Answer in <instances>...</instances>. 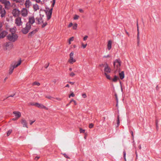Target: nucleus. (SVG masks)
<instances>
[{
	"mask_svg": "<svg viewBox=\"0 0 161 161\" xmlns=\"http://www.w3.org/2000/svg\"><path fill=\"white\" fill-rule=\"evenodd\" d=\"M7 39L10 42H15L18 39V36L15 34H9L7 36Z\"/></svg>",
	"mask_w": 161,
	"mask_h": 161,
	"instance_id": "f257e3e1",
	"label": "nucleus"
},
{
	"mask_svg": "<svg viewBox=\"0 0 161 161\" xmlns=\"http://www.w3.org/2000/svg\"><path fill=\"white\" fill-rule=\"evenodd\" d=\"M31 28V25L28 24V23H26L25 27V28H23L21 31L23 34H25L29 32Z\"/></svg>",
	"mask_w": 161,
	"mask_h": 161,
	"instance_id": "f03ea898",
	"label": "nucleus"
},
{
	"mask_svg": "<svg viewBox=\"0 0 161 161\" xmlns=\"http://www.w3.org/2000/svg\"><path fill=\"white\" fill-rule=\"evenodd\" d=\"M21 62V60H19V61L17 64H14L13 65L12 64L9 68V74H11L13 73L14 69L20 65Z\"/></svg>",
	"mask_w": 161,
	"mask_h": 161,
	"instance_id": "7ed1b4c3",
	"label": "nucleus"
},
{
	"mask_svg": "<svg viewBox=\"0 0 161 161\" xmlns=\"http://www.w3.org/2000/svg\"><path fill=\"white\" fill-rule=\"evenodd\" d=\"M121 65V61L119 59L115 60L114 62V68L117 69Z\"/></svg>",
	"mask_w": 161,
	"mask_h": 161,
	"instance_id": "20e7f679",
	"label": "nucleus"
},
{
	"mask_svg": "<svg viewBox=\"0 0 161 161\" xmlns=\"http://www.w3.org/2000/svg\"><path fill=\"white\" fill-rule=\"evenodd\" d=\"M73 55L74 53L73 52H71L69 55L70 58L69 60V62L71 64H72L76 61L75 59L73 58Z\"/></svg>",
	"mask_w": 161,
	"mask_h": 161,
	"instance_id": "39448f33",
	"label": "nucleus"
},
{
	"mask_svg": "<svg viewBox=\"0 0 161 161\" xmlns=\"http://www.w3.org/2000/svg\"><path fill=\"white\" fill-rule=\"evenodd\" d=\"M35 22V19L33 16H30L29 17V21L26 23H28V24H29L31 25H31Z\"/></svg>",
	"mask_w": 161,
	"mask_h": 161,
	"instance_id": "423d86ee",
	"label": "nucleus"
},
{
	"mask_svg": "<svg viewBox=\"0 0 161 161\" xmlns=\"http://www.w3.org/2000/svg\"><path fill=\"white\" fill-rule=\"evenodd\" d=\"M53 10V8H52L50 9L48 11L46 12L47 16V19L48 20L51 18Z\"/></svg>",
	"mask_w": 161,
	"mask_h": 161,
	"instance_id": "0eeeda50",
	"label": "nucleus"
},
{
	"mask_svg": "<svg viewBox=\"0 0 161 161\" xmlns=\"http://www.w3.org/2000/svg\"><path fill=\"white\" fill-rule=\"evenodd\" d=\"M12 14L14 17L18 16L20 14V11L17 8L14 9L13 10Z\"/></svg>",
	"mask_w": 161,
	"mask_h": 161,
	"instance_id": "6e6552de",
	"label": "nucleus"
},
{
	"mask_svg": "<svg viewBox=\"0 0 161 161\" xmlns=\"http://www.w3.org/2000/svg\"><path fill=\"white\" fill-rule=\"evenodd\" d=\"M21 13L23 17L27 16L28 14L27 10L26 8H23L21 10Z\"/></svg>",
	"mask_w": 161,
	"mask_h": 161,
	"instance_id": "1a4fd4ad",
	"label": "nucleus"
},
{
	"mask_svg": "<svg viewBox=\"0 0 161 161\" xmlns=\"http://www.w3.org/2000/svg\"><path fill=\"white\" fill-rule=\"evenodd\" d=\"M38 29H36L30 32L28 35V38H31L32 36H34L38 31Z\"/></svg>",
	"mask_w": 161,
	"mask_h": 161,
	"instance_id": "9d476101",
	"label": "nucleus"
},
{
	"mask_svg": "<svg viewBox=\"0 0 161 161\" xmlns=\"http://www.w3.org/2000/svg\"><path fill=\"white\" fill-rule=\"evenodd\" d=\"M104 71L105 73H110L111 72V69L108 66V64L107 63H105Z\"/></svg>",
	"mask_w": 161,
	"mask_h": 161,
	"instance_id": "9b49d317",
	"label": "nucleus"
},
{
	"mask_svg": "<svg viewBox=\"0 0 161 161\" xmlns=\"http://www.w3.org/2000/svg\"><path fill=\"white\" fill-rule=\"evenodd\" d=\"M15 24L17 26H19L22 25V23L21 21V18L18 17L16 18L15 20Z\"/></svg>",
	"mask_w": 161,
	"mask_h": 161,
	"instance_id": "f8f14e48",
	"label": "nucleus"
},
{
	"mask_svg": "<svg viewBox=\"0 0 161 161\" xmlns=\"http://www.w3.org/2000/svg\"><path fill=\"white\" fill-rule=\"evenodd\" d=\"M2 3L4 4L5 8H8V7H9L11 4L10 2L9 1H7V0H4V1H3Z\"/></svg>",
	"mask_w": 161,
	"mask_h": 161,
	"instance_id": "ddd939ff",
	"label": "nucleus"
},
{
	"mask_svg": "<svg viewBox=\"0 0 161 161\" xmlns=\"http://www.w3.org/2000/svg\"><path fill=\"white\" fill-rule=\"evenodd\" d=\"M7 34V32L5 31H3L0 34V38H4Z\"/></svg>",
	"mask_w": 161,
	"mask_h": 161,
	"instance_id": "4468645a",
	"label": "nucleus"
},
{
	"mask_svg": "<svg viewBox=\"0 0 161 161\" xmlns=\"http://www.w3.org/2000/svg\"><path fill=\"white\" fill-rule=\"evenodd\" d=\"M13 113L15 114V116L17 119H18L21 116V113L19 111H14Z\"/></svg>",
	"mask_w": 161,
	"mask_h": 161,
	"instance_id": "2eb2a0df",
	"label": "nucleus"
},
{
	"mask_svg": "<svg viewBox=\"0 0 161 161\" xmlns=\"http://www.w3.org/2000/svg\"><path fill=\"white\" fill-rule=\"evenodd\" d=\"M0 13L1 14V16L2 18L4 17L6 14L5 9L3 8V9L0 11Z\"/></svg>",
	"mask_w": 161,
	"mask_h": 161,
	"instance_id": "dca6fc26",
	"label": "nucleus"
},
{
	"mask_svg": "<svg viewBox=\"0 0 161 161\" xmlns=\"http://www.w3.org/2000/svg\"><path fill=\"white\" fill-rule=\"evenodd\" d=\"M36 19L38 22V24H40L42 23H43V21L41 16H40L39 17H37L36 18Z\"/></svg>",
	"mask_w": 161,
	"mask_h": 161,
	"instance_id": "f3484780",
	"label": "nucleus"
},
{
	"mask_svg": "<svg viewBox=\"0 0 161 161\" xmlns=\"http://www.w3.org/2000/svg\"><path fill=\"white\" fill-rule=\"evenodd\" d=\"M21 124L23 125V127L28 128L26 121L24 119H22L21 120Z\"/></svg>",
	"mask_w": 161,
	"mask_h": 161,
	"instance_id": "a211bd4d",
	"label": "nucleus"
},
{
	"mask_svg": "<svg viewBox=\"0 0 161 161\" xmlns=\"http://www.w3.org/2000/svg\"><path fill=\"white\" fill-rule=\"evenodd\" d=\"M36 107H37L40 108H42L44 109L46 108V107L45 106L42 104H39L38 103H37Z\"/></svg>",
	"mask_w": 161,
	"mask_h": 161,
	"instance_id": "6ab92c4d",
	"label": "nucleus"
},
{
	"mask_svg": "<svg viewBox=\"0 0 161 161\" xmlns=\"http://www.w3.org/2000/svg\"><path fill=\"white\" fill-rule=\"evenodd\" d=\"M31 4V2L30 0H26L25 3V6L27 7H29Z\"/></svg>",
	"mask_w": 161,
	"mask_h": 161,
	"instance_id": "aec40b11",
	"label": "nucleus"
},
{
	"mask_svg": "<svg viewBox=\"0 0 161 161\" xmlns=\"http://www.w3.org/2000/svg\"><path fill=\"white\" fill-rule=\"evenodd\" d=\"M119 76L121 80L123 79L124 78V72L123 71H122L120 73H119Z\"/></svg>",
	"mask_w": 161,
	"mask_h": 161,
	"instance_id": "412c9836",
	"label": "nucleus"
},
{
	"mask_svg": "<svg viewBox=\"0 0 161 161\" xmlns=\"http://www.w3.org/2000/svg\"><path fill=\"white\" fill-rule=\"evenodd\" d=\"M111 45H112V42L111 41H109L108 42V49L109 50L111 48Z\"/></svg>",
	"mask_w": 161,
	"mask_h": 161,
	"instance_id": "4be33fe9",
	"label": "nucleus"
},
{
	"mask_svg": "<svg viewBox=\"0 0 161 161\" xmlns=\"http://www.w3.org/2000/svg\"><path fill=\"white\" fill-rule=\"evenodd\" d=\"M33 7L35 11H37L39 8L38 5L36 4L33 5Z\"/></svg>",
	"mask_w": 161,
	"mask_h": 161,
	"instance_id": "5701e85b",
	"label": "nucleus"
},
{
	"mask_svg": "<svg viewBox=\"0 0 161 161\" xmlns=\"http://www.w3.org/2000/svg\"><path fill=\"white\" fill-rule=\"evenodd\" d=\"M120 122H119V116L118 115L117 116V126L116 127H118L119 125Z\"/></svg>",
	"mask_w": 161,
	"mask_h": 161,
	"instance_id": "b1692460",
	"label": "nucleus"
},
{
	"mask_svg": "<svg viewBox=\"0 0 161 161\" xmlns=\"http://www.w3.org/2000/svg\"><path fill=\"white\" fill-rule=\"evenodd\" d=\"M137 44L138 45H139L140 43V37H139V33H138L137 34Z\"/></svg>",
	"mask_w": 161,
	"mask_h": 161,
	"instance_id": "393cba45",
	"label": "nucleus"
},
{
	"mask_svg": "<svg viewBox=\"0 0 161 161\" xmlns=\"http://www.w3.org/2000/svg\"><path fill=\"white\" fill-rule=\"evenodd\" d=\"M119 77L118 76L115 75L114 76V78L112 79V80L114 82H116L118 79H119Z\"/></svg>",
	"mask_w": 161,
	"mask_h": 161,
	"instance_id": "a878e982",
	"label": "nucleus"
},
{
	"mask_svg": "<svg viewBox=\"0 0 161 161\" xmlns=\"http://www.w3.org/2000/svg\"><path fill=\"white\" fill-rule=\"evenodd\" d=\"M10 31L11 33L15 34V30L14 28H10Z\"/></svg>",
	"mask_w": 161,
	"mask_h": 161,
	"instance_id": "bb28decb",
	"label": "nucleus"
},
{
	"mask_svg": "<svg viewBox=\"0 0 161 161\" xmlns=\"http://www.w3.org/2000/svg\"><path fill=\"white\" fill-rule=\"evenodd\" d=\"M104 75H105V76H106V77L107 79H108V80H110L111 79L110 75H108L107 73H105Z\"/></svg>",
	"mask_w": 161,
	"mask_h": 161,
	"instance_id": "cd10ccee",
	"label": "nucleus"
},
{
	"mask_svg": "<svg viewBox=\"0 0 161 161\" xmlns=\"http://www.w3.org/2000/svg\"><path fill=\"white\" fill-rule=\"evenodd\" d=\"M40 85V83L36 81H35L34 82H33L32 84L33 86H35V85H36L37 86H39Z\"/></svg>",
	"mask_w": 161,
	"mask_h": 161,
	"instance_id": "c85d7f7f",
	"label": "nucleus"
},
{
	"mask_svg": "<svg viewBox=\"0 0 161 161\" xmlns=\"http://www.w3.org/2000/svg\"><path fill=\"white\" fill-rule=\"evenodd\" d=\"M123 157L124 160H125V161H126V151L124 150L123 152Z\"/></svg>",
	"mask_w": 161,
	"mask_h": 161,
	"instance_id": "c756f323",
	"label": "nucleus"
},
{
	"mask_svg": "<svg viewBox=\"0 0 161 161\" xmlns=\"http://www.w3.org/2000/svg\"><path fill=\"white\" fill-rule=\"evenodd\" d=\"M42 23L43 24L42 26V28H44L47 25V23L46 22L44 23L43 22V23Z\"/></svg>",
	"mask_w": 161,
	"mask_h": 161,
	"instance_id": "7c9ffc66",
	"label": "nucleus"
},
{
	"mask_svg": "<svg viewBox=\"0 0 161 161\" xmlns=\"http://www.w3.org/2000/svg\"><path fill=\"white\" fill-rule=\"evenodd\" d=\"M12 132V130H9L7 132V136H9Z\"/></svg>",
	"mask_w": 161,
	"mask_h": 161,
	"instance_id": "2f4dec72",
	"label": "nucleus"
},
{
	"mask_svg": "<svg viewBox=\"0 0 161 161\" xmlns=\"http://www.w3.org/2000/svg\"><path fill=\"white\" fill-rule=\"evenodd\" d=\"M56 2V0H53V3L51 5V7L53 8V7L54 6Z\"/></svg>",
	"mask_w": 161,
	"mask_h": 161,
	"instance_id": "473e14b6",
	"label": "nucleus"
},
{
	"mask_svg": "<svg viewBox=\"0 0 161 161\" xmlns=\"http://www.w3.org/2000/svg\"><path fill=\"white\" fill-rule=\"evenodd\" d=\"M73 39H74L73 37H72L70 38V39L69 40V44H71V42L73 41Z\"/></svg>",
	"mask_w": 161,
	"mask_h": 161,
	"instance_id": "72a5a7b5",
	"label": "nucleus"
},
{
	"mask_svg": "<svg viewBox=\"0 0 161 161\" xmlns=\"http://www.w3.org/2000/svg\"><path fill=\"white\" fill-rule=\"evenodd\" d=\"M69 75L71 77H73L75 75V74L73 72H72L69 74Z\"/></svg>",
	"mask_w": 161,
	"mask_h": 161,
	"instance_id": "f704fd0d",
	"label": "nucleus"
},
{
	"mask_svg": "<svg viewBox=\"0 0 161 161\" xmlns=\"http://www.w3.org/2000/svg\"><path fill=\"white\" fill-rule=\"evenodd\" d=\"M94 125L92 123L90 124L89 125V127L90 128H92L93 127Z\"/></svg>",
	"mask_w": 161,
	"mask_h": 161,
	"instance_id": "c9c22d12",
	"label": "nucleus"
},
{
	"mask_svg": "<svg viewBox=\"0 0 161 161\" xmlns=\"http://www.w3.org/2000/svg\"><path fill=\"white\" fill-rule=\"evenodd\" d=\"M85 130H84L82 128H80V133H84Z\"/></svg>",
	"mask_w": 161,
	"mask_h": 161,
	"instance_id": "e433bc0d",
	"label": "nucleus"
},
{
	"mask_svg": "<svg viewBox=\"0 0 161 161\" xmlns=\"http://www.w3.org/2000/svg\"><path fill=\"white\" fill-rule=\"evenodd\" d=\"M77 24H75L73 26V29L75 30L77 27Z\"/></svg>",
	"mask_w": 161,
	"mask_h": 161,
	"instance_id": "4c0bfd02",
	"label": "nucleus"
},
{
	"mask_svg": "<svg viewBox=\"0 0 161 161\" xmlns=\"http://www.w3.org/2000/svg\"><path fill=\"white\" fill-rule=\"evenodd\" d=\"M79 17V16L77 15H75L74 17V19L75 20H76L78 19Z\"/></svg>",
	"mask_w": 161,
	"mask_h": 161,
	"instance_id": "58836bf2",
	"label": "nucleus"
},
{
	"mask_svg": "<svg viewBox=\"0 0 161 161\" xmlns=\"http://www.w3.org/2000/svg\"><path fill=\"white\" fill-rule=\"evenodd\" d=\"M37 103H30V105L32 106H36Z\"/></svg>",
	"mask_w": 161,
	"mask_h": 161,
	"instance_id": "ea45409f",
	"label": "nucleus"
},
{
	"mask_svg": "<svg viewBox=\"0 0 161 161\" xmlns=\"http://www.w3.org/2000/svg\"><path fill=\"white\" fill-rule=\"evenodd\" d=\"M10 42H6V47H8L10 45Z\"/></svg>",
	"mask_w": 161,
	"mask_h": 161,
	"instance_id": "a19ab883",
	"label": "nucleus"
},
{
	"mask_svg": "<svg viewBox=\"0 0 161 161\" xmlns=\"http://www.w3.org/2000/svg\"><path fill=\"white\" fill-rule=\"evenodd\" d=\"M13 1L17 3H20L21 2V0H13Z\"/></svg>",
	"mask_w": 161,
	"mask_h": 161,
	"instance_id": "79ce46f5",
	"label": "nucleus"
},
{
	"mask_svg": "<svg viewBox=\"0 0 161 161\" xmlns=\"http://www.w3.org/2000/svg\"><path fill=\"white\" fill-rule=\"evenodd\" d=\"M110 57V56L108 54L106 56L105 55L103 56V58H108Z\"/></svg>",
	"mask_w": 161,
	"mask_h": 161,
	"instance_id": "37998d69",
	"label": "nucleus"
},
{
	"mask_svg": "<svg viewBox=\"0 0 161 161\" xmlns=\"http://www.w3.org/2000/svg\"><path fill=\"white\" fill-rule=\"evenodd\" d=\"M64 157L66 158H69V156L66 154L65 153H64L63 154Z\"/></svg>",
	"mask_w": 161,
	"mask_h": 161,
	"instance_id": "c03bdc74",
	"label": "nucleus"
},
{
	"mask_svg": "<svg viewBox=\"0 0 161 161\" xmlns=\"http://www.w3.org/2000/svg\"><path fill=\"white\" fill-rule=\"evenodd\" d=\"M87 38H88L87 36H85L83 38V40L84 41L86 40H87Z\"/></svg>",
	"mask_w": 161,
	"mask_h": 161,
	"instance_id": "a18cd8bd",
	"label": "nucleus"
},
{
	"mask_svg": "<svg viewBox=\"0 0 161 161\" xmlns=\"http://www.w3.org/2000/svg\"><path fill=\"white\" fill-rule=\"evenodd\" d=\"M70 96L72 97H74L75 96V94L73 93H72L70 95H69V97H70Z\"/></svg>",
	"mask_w": 161,
	"mask_h": 161,
	"instance_id": "49530a36",
	"label": "nucleus"
},
{
	"mask_svg": "<svg viewBox=\"0 0 161 161\" xmlns=\"http://www.w3.org/2000/svg\"><path fill=\"white\" fill-rule=\"evenodd\" d=\"M15 95V93H14L12 95H10L9 96L7 97H6V98H8L9 97H13Z\"/></svg>",
	"mask_w": 161,
	"mask_h": 161,
	"instance_id": "de8ad7c7",
	"label": "nucleus"
},
{
	"mask_svg": "<svg viewBox=\"0 0 161 161\" xmlns=\"http://www.w3.org/2000/svg\"><path fill=\"white\" fill-rule=\"evenodd\" d=\"M82 96L84 98H85L86 97V95L85 93L83 94L82 95Z\"/></svg>",
	"mask_w": 161,
	"mask_h": 161,
	"instance_id": "09e8293b",
	"label": "nucleus"
},
{
	"mask_svg": "<svg viewBox=\"0 0 161 161\" xmlns=\"http://www.w3.org/2000/svg\"><path fill=\"white\" fill-rule=\"evenodd\" d=\"M86 45H87V44H82V47H83V48H85L86 47Z\"/></svg>",
	"mask_w": 161,
	"mask_h": 161,
	"instance_id": "8fccbe9b",
	"label": "nucleus"
},
{
	"mask_svg": "<svg viewBox=\"0 0 161 161\" xmlns=\"http://www.w3.org/2000/svg\"><path fill=\"white\" fill-rule=\"evenodd\" d=\"M46 97L49 99H51L52 98V97L51 96H46Z\"/></svg>",
	"mask_w": 161,
	"mask_h": 161,
	"instance_id": "3c124183",
	"label": "nucleus"
},
{
	"mask_svg": "<svg viewBox=\"0 0 161 161\" xmlns=\"http://www.w3.org/2000/svg\"><path fill=\"white\" fill-rule=\"evenodd\" d=\"M73 25V24L72 23H70L68 27H70Z\"/></svg>",
	"mask_w": 161,
	"mask_h": 161,
	"instance_id": "603ef678",
	"label": "nucleus"
},
{
	"mask_svg": "<svg viewBox=\"0 0 161 161\" xmlns=\"http://www.w3.org/2000/svg\"><path fill=\"white\" fill-rule=\"evenodd\" d=\"M35 121V120L33 121H31L30 124V125H31Z\"/></svg>",
	"mask_w": 161,
	"mask_h": 161,
	"instance_id": "864d4df0",
	"label": "nucleus"
},
{
	"mask_svg": "<svg viewBox=\"0 0 161 161\" xmlns=\"http://www.w3.org/2000/svg\"><path fill=\"white\" fill-rule=\"evenodd\" d=\"M68 82L69 83L71 84L72 85L74 84V82H71V81H69V82Z\"/></svg>",
	"mask_w": 161,
	"mask_h": 161,
	"instance_id": "5fc2aeb1",
	"label": "nucleus"
},
{
	"mask_svg": "<svg viewBox=\"0 0 161 161\" xmlns=\"http://www.w3.org/2000/svg\"><path fill=\"white\" fill-rule=\"evenodd\" d=\"M3 26L2 23V22H0V29Z\"/></svg>",
	"mask_w": 161,
	"mask_h": 161,
	"instance_id": "6e6d98bb",
	"label": "nucleus"
},
{
	"mask_svg": "<svg viewBox=\"0 0 161 161\" xmlns=\"http://www.w3.org/2000/svg\"><path fill=\"white\" fill-rule=\"evenodd\" d=\"M79 10L81 13H83V11L82 9H79Z\"/></svg>",
	"mask_w": 161,
	"mask_h": 161,
	"instance_id": "4d7b16f0",
	"label": "nucleus"
},
{
	"mask_svg": "<svg viewBox=\"0 0 161 161\" xmlns=\"http://www.w3.org/2000/svg\"><path fill=\"white\" fill-rule=\"evenodd\" d=\"M158 121L157 120H156V127H157V128L158 127Z\"/></svg>",
	"mask_w": 161,
	"mask_h": 161,
	"instance_id": "13d9d810",
	"label": "nucleus"
},
{
	"mask_svg": "<svg viewBox=\"0 0 161 161\" xmlns=\"http://www.w3.org/2000/svg\"><path fill=\"white\" fill-rule=\"evenodd\" d=\"M99 66L100 67H103L104 66V64H100Z\"/></svg>",
	"mask_w": 161,
	"mask_h": 161,
	"instance_id": "bf43d9fd",
	"label": "nucleus"
},
{
	"mask_svg": "<svg viewBox=\"0 0 161 161\" xmlns=\"http://www.w3.org/2000/svg\"><path fill=\"white\" fill-rule=\"evenodd\" d=\"M125 33H126V34L128 35V36H129L130 34L128 32H127L126 30H125Z\"/></svg>",
	"mask_w": 161,
	"mask_h": 161,
	"instance_id": "052dcab7",
	"label": "nucleus"
},
{
	"mask_svg": "<svg viewBox=\"0 0 161 161\" xmlns=\"http://www.w3.org/2000/svg\"><path fill=\"white\" fill-rule=\"evenodd\" d=\"M35 1L37 3H39L41 1V0H35Z\"/></svg>",
	"mask_w": 161,
	"mask_h": 161,
	"instance_id": "680f3d73",
	"label": "nucleus"
},
{
	"mask_svg": "<svg viewBox=\"0 0 161 161\" xmlns=\"http://www.w3.org/2000/svg\"><path fill=\"white\" fill-rule=\"evenodd\" d=\"M135 153H136V158L137 159V158L138 155H137V152L136 151H135Z\"/></svg>",
	"mask_w": 161,
	"mask_h": 161,
	"instance_id": "e2e57ef3",
	"label": "nucleus"
},
{
	"mask_svg": "<svg viewBox=\"0 0 161 161\" xmlns=\"http://www.w3.org/2000/svg\"><path fill=\"white\" fill-rule=\"evenodd\" d=\"M39 158V157H36L35 158V159L36 160H37V159Z\"/></svg>",
	"mask_w": 161,
	"mask_h": 161,
	"instance_id": "0e129e2a",
	"label": "nucleus"
},
{
	"mask_svg": "<svg viewBox=\"0 0 161 161\" xmlns=\"http://www.w3.org/2000/svg\"><path fill=\"white\" fill-rule=\"evenodd\" d=\"M131 134L132 135V136L133 138L134 137V135H133V133L132 131H131Z\"/></svg>",
	"mask_w": 161,
	"mask_h": 161,
	"instance_id": "69168bd1",
	"label": "nucleus"
},
{
	"mask_svg": "<svg viewBox=\"0 0 161 161\" xmlns=\"http://www.w3.org/2000/svg\"><path fill=\"white\" fill-rule=\"evenodd\" d=\"M56 81H57L56 80H54L53 81V82L55 84L56 82Z\"/></svg>",
	"mask_w": 161,
	"mask_h": 161,
	"instance_id": "338daca9",
	"label": "nucleus"
},
{
	"mask_svg": "<svg viewBox=\"0 0 161 161\" xmlns=\"http://www.w3.org/2000/svg\"><path fill=\"white\" fill-rule=\"evenodd\" d=\"M56 99L58 101H60L61 100V99L59 98H57Z\"/></svg>",
	"mask_w": 161,
	"mask_h": 161,
	"instance_id": "774afa93",
	"label": "nucleus"
}]
</instances>
